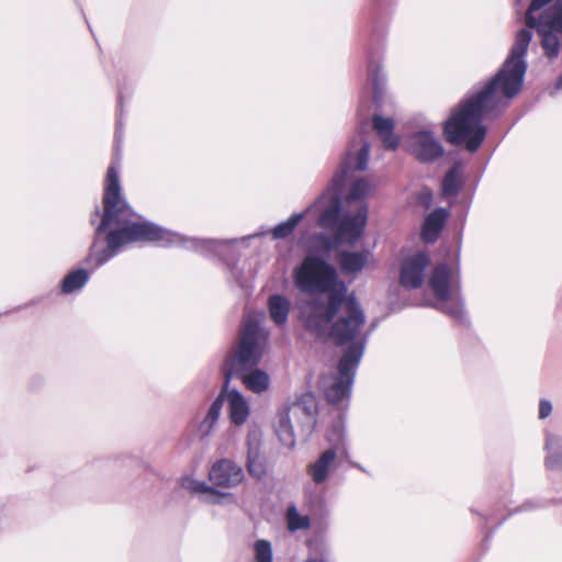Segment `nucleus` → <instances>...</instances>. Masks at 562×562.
<instances>
[{
    "label": "nucleus",
    "mask_w": 562,
    "mask_h": 562,
    "mask_svg": "<svg viewBox=\"0 0 562 562\" xmlns=\"http://www.w3.org/2000/svg\"><path fill=\"white\" fill-rule=\"evenodd\" d=\"M293 280L301 292L312 295L301 306L305 328L319 339H331L337 345L347 346L337 375L322 379L327 400L340 404L350 395L366 348L364 314L353 294H348L336 268L324 259L306 256L293 270Z\"/></svg>",
    "instance_id": "nucleus-1"
},
{
    "label": "nucleus",
    "mask_w": 562,
    "mask_h": 562,
    "mask_svg": "<svg viewBox=\"0 0 562 562\" xmlns=\"http://www.w3.org/2000/svg\"><path fill=\"white\" fill-rule=\"evenodd\" d=\"M120 162L108 168L104 181L103 215L87 258L95 268L113 258L120 249L132 243L155 241L161 246H181L204 256L223 257L233 250L235 240L189 238L164 229L133 212L122 196Z\"/></svg>",
    "instance_id": "nucleus-2"
},
{
    "label": "nucleus",
    "mask_w": 562,
    "mask_h": 562,
    "mask_svg": "<svg viewBox=\"0 0 562 562\" xmlns=\"http://www.w3.org/2000/svg\"><path fill=\"white\" fill-rule=\"evenodd\" d=\"M367 124L361 125L351 139L340 169L328 188L315 202L322 211L317 224L330 229L339 244L355 245L362 237L368 223L364 199L372 192L373 182L364 177L355 178V171L368 167L370 145L364 136Z\"/></svg>",
    "instance_id": "nucleus-3"
},
{
    "label": "nucleus",
    "mask_w": 562,
    "mask_h": 562,
    "mask_svg": "<svg viewBox=\"0 0 562 562\" xmlns=\"http://www.w3.org/2000/svg\"><path fill=\"white\" fill-rule=\"evenodd\" d=\"M531 37L529 30L519 31L496 76L481 89L471 92L451 113L443 126L450 144L464 145L470 151L480 148L486 135L482 120L505 108L522 87L527 69L525 55Z\"/></svg>",
    "instance_id": "nucleus-4"
},
{
    "label": "nucleus",
    "mask_w": 562,
    "mask_h": 562,
    "mask_svg": "<svg viewBox=\"0 0 562 562\" xmlns=\"http://www.w3.org/2000/svg\"><path fill=\"white\" fill-rule=\"evenodd\" d=\"M269 331L261 326L257 316L247 315L238 349L229 355L224 364L225 384L220 395L227 400L229 418L234 425H244L250 414V407L245 396L235 389H228L234 373L257 366L268 344Z\"/></svg>",
    "instance_id": "nucleus-5"
},
{
    "label": "nucleus",
    "mask_w": 562,
    "mask_h": 562,
    "mask_svg": "<svg viewBox=\"0 0 562 562\" xmlns=\"http://www.w3.org/2000/svg\"><path fill=\"white\" fill-rule=\"evenodd\" d=\"M450 278V270L446 263H439L434 268L428 281V286L436 299L434 306L454 319H462L463 303L452 288Z\"/></svg>",
    "instance_id": "nucleus-6"
},
{
    "label": "nucleus",
    "mask_w": 562,
    "mask_h": 562,
    "mask_svg": "<svg viewBox=\"0 0 562 562\" xmlns=\"http://www.w3.org/2000/svg\"><path fill=\"white\" fill-rule=\"evenodd\" d=\"M405 150L418 161L432 162L442 157L445 149L435 132L422 128L407 135L403 140Z\"/></svg>",
    "instance_id": "nucleus-7"
},
{
    "label": "nucleus",
    "mask_w": 562,
    "mask_h": 562,
    "mask_svg": "<svg viewBox=\"0 0 562 562\" xmlns=\"http://www.w3.org/2000/svg\"><path fill=\"white\" fill-rule=\"evenodd\" d=\"M537 29L542 35V47L548 58H554L559 54V40L554 32L562 33V2L559 0L552 8L544 11L537 20Z\"/></svg>",
    "instance_id": "nucleus-8"
},
{
    "label": "nucleus",
    "mask_w": 562,
    "mask_h": 562,
    "mask_svg": "<svg viewBox=\"0 0 562 562\" xmlns=\"http://www.w3.org/2000/svg\"><path fill=\"white\" fill-rule=\"evenodd\" d=\"M328 440L335 441L334 447L323 451L316 460L307 465V474L316 485L324 484L327 481L329 474L335 468L338 453H341L344 450V446L341 443L342 431L340 427H336L333 430Z\"/></svg>",
    "instance_id": "nucleus-9"
},
{
    "label": "nucleus",
    "mask_w": 562,
    "mask_h": 562,
    "mask_svg": "<svg viewBox=\"0 0 562 562\" xmlns=\"http://www.w3.org/2000/svg\"><path fill=\"white\" fill-rule=\"evenodd\" d=\"M430 265V258L425 252H417L403 259L400 271V283L412 290L419 288L425 280V271Z\"/></svg>",
    "instance_id": "nucleus-10"
},
{
    "label": "nucleus",
    "mask_w": 562,
    "mask_h": 562,
    "mask_svg": "<svg viewBox=\"0 0 562 562\" xmlns=\"http://www.w3.org/2000/svg\"><path fill=\"white\" fill-rule=\"evenodd\" d=\"M245 479L244 470L231 459H220L209 471L210 482L221 488H234Z\"/></svg>",
    "instance_id": "nucleus-11"
},
{
    "label": "nucleus",
    "mask_w": 562,
    "mask_h": 562,
    "mask_svg": "<svg viewBox=\"0 0 562 562\" xmlns=\"http://www.w3.org/2000/svg\"><path fill=\"white\" fill-rule=\"evenodd\" d=\"M188 488L194 493L204 495V501L210 504L232 505L236 504L237 499L232 493H223L215 490L214 485L211 486L203 481H191Z\"/></svg>",
    "instance_id": "nucleus-12"
},
{
    "label": "nucleus",
    "mask_w": 562,
    "mask_h": 562,
    "mask_svg": "<svg viewBox=\"0 0 562 562\" xmlns=\"http://www.w3.org/2000/svg\"><path fill=\"white\" fill-rule=\"evenodd\" d=\"M373 260L370 250L344 251L340 254L339 263L345 273L352 274L361 271Z\"/></svg>",
    "instance_id": "nucleus-13"
},
{
    "label": "nucleus",
    "mask_w": 562,
    "mask_h": 562,
    "mask_svg": "<svg viewBox=\"0 0 562 562\" xmlns=\"http://www.w3.org/2000/svg\"><path fill=\"white\" fill-rule=\"evenodd\" d=\"M252 368L243 370L234 375H240L241 382L245 387L254 393L260 394L269 390L270 376L263 370Z\"/></svg>",
    "instance_id": "nucleus-14"
},
{
    "label": "nucleus",
    "mask_w": 562,
    "mask_h": 562,
    "mask_svg": "<svg viewBox=\"0 0 562 562\" xmlns=\"http://www.w3.org/2000/svg\"><path fill=\"white\" fill-rule=\"evenodd\" d=\"M247 446H248V452H247L246 467H247L248 473L256 479H261L266 474V465H265V461L259 452V440H258L256 434L248 435Z\"/></svg>",
    "instance_id": "nucleus-15"
},
{
    "label": "nucleus",
    "mask_w": 562,
    "mask_h": 562,
    "mask_svg": "<svg viewBox=\"0 0 562 562\" xmlns=\"http://www.w3.org/2000/svg\"><path fill=\"white\" fill-rule=\"evenodd\" d=\"M448 213L443 209H437L425 218L422 237L426 243H434L439 236Z\"/></svg>",
    "instance_id": "nucleus-16"
},
{
    "label": "nucleus",
    "mask_w": 562,
    "mask_h": 562,
    "mask_svg": "<svg viewBox=\"0 0 562 562\" xmlns=\"http://www.w3.org/2000/svg\"><path fill=\"white\" fill-rule=\"evenodd\" d=\"M373 128L380 136L385 148L395 149L398 146V138L393 133L394 121L392 119L375 115L373 117Z\"/></svg>",
    "instance_id": "nucleus-17"
},
{
    "label": "nucleus",
    "mask_w": 562,
    "mask_h": 562,
    "mask_svg": "<svg viewBox=\"0 0 562 562\" xmlns=\"http://www.w3.org/2000/svg\"><path fill=\"white\" fill-rule=\"evenodd\" d=\"M274 427L281 445L286 448H293L295 445V436L288 409H284L277 415Z\"/></svg>",
    "instance_id": "nucleus-18"
},
{
    "label": "nucleus",
    "mask_w": 562,
    "mask_h": 562,
    "mask_svg": "<svg viewBox=\"0 0 562 562\" xmlns=\"http://www.w3.org/2000/svg\"><path fill=\"white\" fill-rule=\"evenodd\" d=\"M223 403H224L223 396L218 395L214 400V402L211 404L205 417L200 423L199 428H198V432L201 437L205 438L212 434V431L220 418Z\"/></svg>",
    "instance_id": "nucleus-19"
},
{
    "label": "nucleus",
    "mask_w": 562,
    "mask_h": 562,
    "mask_svg": "<svg viewBox=\"0 0 562 562\" xmlns=\"http://www.w3.org/2000/svg\"><path fill=\"white\" fill-rule=\"evenodd\" d=\"M268 305L271 319L279 326L284 325L290 312V301L282 295H272Z\"/></svg>",
    "instance_id": "nucleus-20"
},
{
    "label": "nucleus",
    "mask_w": 562,
    "mask_h": 562,
    "mask_svg": "<svg viewBox=\"0 0 562 562\" xmlns=\"http://www.w3.org/2000/svg\"><path fill=\"white\" fill-rule=\"evenodd\" d=\"M314 209L319 210V206H315L314 203L313 205L307 207L305 212L292 214L286 221L278 224L272 229V237L274 239H283L290 236L294 232L296 225L304 218V216L307 213L312 212Z\"/></svg>",
    "instance_id": "nucleus-21"
},
{
    "label": "nucleus",
    "mask_w": 562,
    "mask_h": 562,
    "mask_svg": "<svg viewBox=\"0 0 562 562\" xmlns=\"http://www.w3.org/2000/svg\"><path fill=\"white\" fill-rule=\"evenodd\" d=\"M369 75L373 87V99L379 104L385 92V76L381 66L374 60L369 64Z\"/></svg>",
    "instance_id": "nucleus-22"
},
{
    "label": "nucleus",
    "mask_w": 562,
    "mask_h": 562,
    "mask_svg": "<svg viewBox=\"0 0 562 562\" xmlns=\"http://www.w3.org/2000/svg\"><path fill=\"white\" fill-rule=\"evenodd\" d=\"M461 188V169L456 164L443 177L441 189L442 194L446 198H453L458 194Z\"/></svg>",
    "instance_id": "nucleus-23"
},
{
    "label": "nucleus",
    "mask_w": 562,
    "mask_h": 562,
    "mask_svg": "<svg viewBox=\"0 0 562 562\" xmlns=\"http://www.w3.org/2000/svg\"><path fill=\"white\" fill-rule=\"evenodd\" d=\"M89 280V273L85 269H78L69 272L63 281L61 291L65 294H70L77 290H80Z\"/></svg>",
    "instance_id": "nucleus-24"
},
{
    "label": "nucleus",
    "mask_w": 562,
    "mask_h": 562,
    "mask_svg": "<svg viewBox=\"0 0 562 562\" xmlns=\"http://www.w3.org/2000/svg\"><path fill=\"white\" fill-rule=\"evenodd\" d=\"M286 524L290 531L306 530L310 527V517L299 513L296 506L291 505L286 510Z\"/></svg>",
    "instance_id": "nucleus-25"
},
{
    "label": "nucleus",
    "mask_w": 562,
    "mask_h": 562,
    "mask_svg": "<svg viewBox=\"0 0 562 562\" xmlns=\"http://www.w3.org/2000/svg\"><path fill=\"white\" fill-rule=\"evenodd\" d=\"M561 439L557 436L550 435L546 439V450L548 452L546 458V465L550 469H554L560 465L561 458L558 454Z\"/></svg>",
    "instance_id": "nucleus-26"
},
{
    "label": "nucleus",
    "mask_w": 562,
    "mask_h": 562,
    "mask_svg": "<svg viewBox=\"0 0 562 562\" xmlns=\"http://www.w3.org/2000/svg\"><path fill=\"white\" fill-rule=\"evenodd\" d=\"M272 560L273 551L271 543L263 539L255 541L252 562H272Z\"/></svg>",
    "instance_id": "nucleus-27"
},
{
    "label": "nucleus",
    "mask_w": 562,
    "mask_h": 562,
    "mask_svg": "<svg viewBox=\"0 0 562 562\" xmlns=\"http://www.w3.org/2000/svg\"><path fill=\"white\" fill-rule=\"evenodd\" d=\"M551 0H531V3L527 10V13H526V24L528 26H533V25H538L537 24V18L535 15V13L540 10L542 7H544L546 4H548Z\"/></svg>",
    "instance_id": "nucleus-28"
},
{
    "label": "nucleus",
    "mask_w": 562,
    "mask_h": 562,
    "mask_svg": "<svg viewBox=\"0 0 562 562\" xmlns=\"http://www.w3.org/2000/svg\"><path fill=\"white\" fill-rule=\"evenodd\" d=\"M226 265H227V268L229 269L232 278L240 285H244L246 279H247V276L243 274L241 269H239L238 266L235 263L227 262Z\"/></svg>",
    "instance_id": "nucleus-29"
},
{
    "label": "nucleus",
    "mask_w": 562,
    "mask_h": 562,
    "mask_svg": "<svg viewBox=\"0 0 562 562\" xmlns=\"http://www.w3.org/2000/svg\"><path fill=\"white\" fill-rule=\"evenodd\" d=\"M552 412V404L548 400H541L539 403V418H547Z\"/></svg>",
    "instance_id": "nucleus-30"
},
{
    "label": "nucleus",
    "mask_w": 562,
    "mask_h": 562,
    "mask_svg": "<svg viewBox=\"0 0 562 562\" xmlns=\"http://www.w3.org/2000/svg\"><path fill=\"white\" fill-rule=\"evenodd\" d=\"M99 216V211L97 210L94 214L91 216V223H94L95 218Z\"/></svg>",
    "instance_id": "nucleus-31"
},
{
    "label": "nucleus",
    "mask_w": 562,
    "mask_h": 562,
    "mask_svg": "<svg viewBox=\"0 0 562 562\" xmlns=\"http://www.w3.org/2000/svg\"><path fill=\"white\" fill-rule=\"evenodd\" d=\"M558 88H562V76L559 78Z\"/></svg>",
    "instance_id": "nucleus-32"
}]
</instances>
